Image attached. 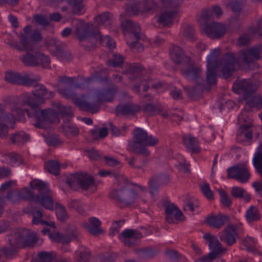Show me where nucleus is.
<instances>
[{
    "instance_id": "obj_1",
    "label": "nucleus",
    "mask_w": 262,
    "mask_h": 262,
    "mask_svg": "<svg viewBox=\"0 0 262 262\" xmlns=\"http://www.w3.org/2000/svg\"><path fill=\"white\" fill-rule=\"evenodd\" d=\"M24 102L30 107V110L25 111L29 117L34 118L33 125L36 128L46 129L52 123L60 122L56 110L51 108H41L40 105L45 103V100L33 92L26 97Z\"/></svg>"
},
{
    "instance_id": "obj_2",
    "label": "nucleus",
    "mask_w": 262,
    "mask_h": 262,
    "mask_svg": "<svg viewBox=\"0 0 262 262\" xmlns=\"http://www.w3.org/2000/svg\"><path fill=\"white\" fill-rule=\"evenodd\" d=\"M147 192L146 187L140 185L130 181H116L111 190L108 197L111 199L126 204L133 203L137 196V190Z\"/></svg>"
},
{
    "instance_id": "obj_3",
    "label": "nucleus",
    "mask_w": 262,
    "mask_h": 262,
    "mask_svg": "<svg viewBox=\"0 0 262 262\" xmlns=\"http://www.w3.org/2000/svg\"><path fill=\"white\" fill-rule=\"evenodd\" d=\"M219 55L220 51L216 49H213L207 57V67L220 68L223 77L227 78L232 75L234 71L235 57L233 54L228 53L224 55L220 62H217Z\"/></svg>"
},
{
    "instance_id": "obj_4",
    "label": "nucleus",
    "mask_w": 262,
    "mask_h": 262,
    "mask_svg": "<svg viewBox=\"0 0 262 262\" xmlns=\"http://www.w3.org/2000/svg\"><path fill=\"white\" fill-rule=\"evenodd\" d=\"M158 143V138L149 136L145 130L137 128L134 130L133 143L131 147L132 151L136 154L147 157L150 155V151L146 147L155 146Z\"/></svg>"
},
{
    "instance_id": "obj_5",
    "label": "nucleus",
    "mask_w": 262,
    "mask_h": 262,
    "mask_svg": "<svg viewBox=\"0 0 262 262\" xmlns=\"http://www.w3.org/2000/svg\"><path fill=\"white\" fill-rule=\"evenodd\" d=\"M30 185L32 189L38 192V194L35 196L34 202L47 209L53 210L54 205L52 198V192L48 184L43 181H31Z\"/></svg>"
},
{
    "instance_id": "obj_6",
    "label": "nucleus",
    "mask_w": 262,
    "mask_h": 262,
    "mask_svg": "<svg viewBox=\"0 0 262 262\" xmlns=\"http://www.w3.org/2000/svg\"><path fill=\"white\" fill-rule=\"evenodd\" d=\"M9 235L11 244L20 248L32 246L37 241L36 234L26 229H18Z\"/></svg>"
},
{
    "instance_id": "obj_7",
    "label": "nucleus",
    "mask_w": 262,
    "mask_h": 262,
    "mask_svg": "<svg viewBox=\"0 0 262 262\" xmlns=\"http://www.w3.org/2000/svg\"><path fill=\"white\" fill-rule=\"evenodd\" d=\"M22 55L19 59L26 67H35L41 66L44 69L50 68V59L40 52L31 53L29 51Z\"/></svg>"
},
{
    "instance_id": "obj_8",
    "label": "nucleus",
    "mask_w": 262,
    "mask_h": 262,
    "mask_svg": "<svg viewBox=\"0 0 262 262\" xmlns=\"http://www.w3.org/2000/svg\"><path fill=\"white\" fill-rule=\"evenodd\" d=\"M98 31L97 30L92 31L87 24L80 23L76 25L74 34L83 46H93L98 41Z\"/></svg>"
},
{
    "instance_id": "obj_9",
    "label": "nucleus",
    "mask_w": 262,
    "mask_h": 262,
    "mask_svg": "<svg viewBox=\"0 0 262 262\" xmlns=\"http://www.w3.org/2000/svg\"><path fill=\"white\" fill-rule=\"evenodd\" d=\"M45 45L50 51L60 60L70 61L72 59L71 54L64 50L65 45L55 38H50L47 40Z\"/></svg>"
},
{
    "instance_id": "obj_10",
    "label": "nucleus",
    "mask_w": 262,
    "mask_h": 262,
    "mask_svg": "<svg viewBox=\"0 0 262 262\" xmlns=\"http://www.w3.org/2000/svg\"><path fill=\"white\" fill-rule=\"evenodd\" d=\"M227 172L228 179L236 180H248L251 176L248 168L244 164H237L230 167Z\"/></svg>"
},
{
    "instance_id": "obj_11",
    "label": "nucleus",
    "mask_w": 262,
    "mask_h": 262,
    "mask_svg": "<svg viewBox=\"0 0 262 262\" xmlns=\"http://www.w3.org/2000/svg\"><path fill=\"white\" fill-rule=\"evenodd\" d=\"M232 89L236 93L243 94L244 98L245 100H246L250 95L256 91L257 88L250 80L243 79L234 83Z\"/></svg>"
},
{
    "instance_id": "obj_12",
    "label": "nucleus",
    "mask_w": 262,
    "mask_h": 262,
    "mask_svg": "<svg viewBox=\"0 0 262 262\" xmlns=\"http://www.w3.org/2000/svg\"><path fill=\"white\" fill-rule=\"evenodd\" d=\"M121 27L124 34H127L132 39H141V29L138 23L127 19L121 23Z\"/></svg>"
},
{
    "instance_id": "obj_13",
    "label": "nucleus",
    "mask_w": 262,
    "mask_h": 262,
    "mask_svg": "<svg viewBox=\"0 0 262 262\" xmlns=\"http://www.w3.org/2000/svg\"><path fill=\"white\" fill-rule=\"evenodd\" d=\"M143 237L142 233L137 230L125 229L119 235V238L125 246L132 247L138 244V240Z\"/></svg>"
},
{
    "instance_id": "obj_14",
    "label": "nucleus",
    "mask_w": 262,
    "mask_h": 262,
    "mask_svg": "<svg viewBox=\"0 0 262 262\" xmlns=\"http://www.w3.org/2000/svg\"><path fill=\"white\" fill-rule=\"evenodd\" d=\"M262 54V45H257L255 47L241 51L239 58L247 64L253 62L254 60H258Z\"/></svg>"
},
{
    "instance_id": "obj_15",
    "label": "nucleus",
    "mask_w": 262,
    "mask_h": 262,
    "mask_svg": "<svg viewBox=\"0 0 262 262\" xmlns=\"http://www.w3.org/2000/svg\"><path fill=\"white\" fill-rule=\"evenodd\" d=\"M219 236L220 241L225 243L227 246L233 245L238 237L236 226L232 225H228L223 230L219 233Z\"/></svg>"
},
{
    "instance_id": "obj_16",
    "label": "nucleus",
    "mask_w": 262,
    "mask_h": 262,
    "mask_svg": "<svg viewBox=\"0 0 262 262\" xmlns=\"http://www.w3.org/2000/svg\"><path fill=\"white\" fill-rule=\"evenodd\" d=\"M13 122V115L11 114H8L5 107L2 104H0V139L6 138L9 129L8 123H11Z\"/></svg>"
},
{
    "instance_id": "obj_17",
    "label": "nucleus",
    "mask_w": 262,
    "mask_h": 262,
    "mask_svg": "<svg viewBox=\"0 0 262 262\" xmlns=\"http://www.w3.org/2000/svg\"><path fill=\"white\" fill-rule=\"evenodd\" d=\"M86 97L82 95L81 98L74 99V104L83 111H86L92 114L98 112L100 110L101 103L97 99L94 102H89L85 100Z\"/></svg>"
},
{
    "instance_id": "obj_18",
    "label": "nucleus",
    "mask_w": 262,
    "mask_h": 262,
    "mask_svg": "<svg viewBox=\"0 0 262 262\" xmlns=\"http://www.w3.org/2000/svg\"><path fill=\"white\" fill-rule=\"evenodd\" d=\"M141 111V106L139 104L132 102H127L118 105L115 108L117 116H135Z\"/></svg>"
},
{
    "instance_id": "obj_19",
    "label": "nucleus",
    "mask_w": 262,
    "mask_h": 262,
    "mask_svg": "<svg viewBox=\"0 0 262 262\" xmlns=\"http://www.w3.org/2000/svg\"><path fill=\"white\" fill-rule=\"evenodd\" d=\"M204 31L206 35L211 39H219L225 33V27L220 23L213 22L205 24Z\"/></svg>"
},
{
    "instance_id": "obj_20",
    "label": "nucleus",
    "mask_w": 262,
    "mask_h": 262,
    "mask_svg": "<svg viewBox=\"0 0 262 262\" xmlns=\"http://www.w3.org/2000/svg\"><path fill=\"white\" fill-rule=\"evenodd\" d=\"M185 65L187 67V68L181 69L183 75L188 79L193 80L198 84H202L204 80L200 76L201 68L193 66L190 62Z\"/></svg>"
},
{
    "instance_id": "obj_21",
    "label": "nucleus",
    "mask_w": 262,
    "mask_h": 262,
    "mask_svg": "<svg viewBox=\"0 0 262 262\" xmlns=\"http://www.w3.org/2000/svg\"><path fill=\"white\" fill-rule=\"evenodd\" d=\"M170 54L172 61L177 64L185 65L190 62V57L186 55L182 49L179 46H171Z\"/></svg>"
},
{
    "instance_id": "obj_22",
    "label": "nucleus",
    "mask_w": 262,
    "mask_h": 262,
    "mask_svg": "<svg viewBox=\"0 0 262 262\" xmlns=\"http://www.w3.org/2000/svg\"><path fill=\"white\" fill-rule=\"evenodd\" d=\"M19 38V42H18L15 40H12L9 41L8 45L11 48L15 49L20 52L32 51L33 50V46L30 42L28 36L21 33L20 34Z\"/></svg>"
},
{
    "instance_id": "obj_23",
    "label": "nucleus",
    "mask_w": 262,
    "mask_h": 262,
    "mask_svg": "<svg viewBox=\"0 0 262 262\" xmlns=\"http://www.w3.org/2000/svg\"><path fill=\"white\" fill-rule=\"evenodd\" d=\"M5 80L12 84L26 86H29V85L33 84L34 83V81L28 76H23L18 73L11 72L6 73Z\"/></svg>"
},
{
    "instance_id": "obj_24",
    "label": "nucleus",
    "mask_w": 262,
    "mask_h": 262,
    "mask_svg": "<svg viewBox=\"0 0 262 262\" xmlns=\"http://www.w3.org/2000/svg\"><path fill=\"white\" fill-rule=\"evenodd\" d=\"M118 91V88L116 86L112 85L107 89L98 90L94 97L101 103L102 102H112Z\"/></svg>"
},
{
    "instance_id": "obj_25",
    "label": "nucleus",
    "mask_w": 262,
    "mask_h": 262,
    "mask_svg": "<svg viewBox=\"0 0 262 262\" xmlns=\"http://www.w3.org/2000/svg\"><path fill=\"white\" fill-rule=\"evenodd\" d=\"M68 187L73 190H78L79 188L82 190H90L94 192L97 189V184L95 181H65Z\"/></svg>"
},
{
    "instance_id": "obj_26",
    "label": "nucleus",
    "mask_w": 262,
    "mask_h": 262,
    "mask_svg": "<svg viewBox=\"0 0 262 262\" xmlns=\"http://www.w3.org/2000/svg\"><path fill=\"white\" fill-rule=\"evenodd\" d=\"M205 221L210 227L220 229L229 221V217L228 215L219 214L217 215L207 216Z\"/></svg>"
},
{
    "instance_id": "obj_27",
    "label": "nucleus",
    "mask_w": 262,
    "mask_h": 262,
    "mask_svg": "<svg viewBox=\"0 0 262 262\" xmlns=\"http://www.w3.org/2000/svg\"><path fill=\"white\" fill-rule=\"evenodd\" d=\"M34 81L33 84L29 85V86H33L35 88V91H33L36 95L41 97L43 100L46 99H51L54 97V93L53 92L49 91L46 87L42 84L37 83V80L32 79Z\"/></svg>"
},
{
    "instance_id": "obj_28",
    "label": "nucleus",
    "mask_w": 262,
    "mask_h": 262,
    "mask_svg": "<svg viewBox=\"0 0 262 262\" xmlns=\"http://www.w3.org/2000/svg\"><path fill=\"white\" fill-rule=\"evenodd\" d=\"M89 223L84 222L82 224L89 232L94 235H97L103 232V230L100 228L101 223L98 219L92 217L89 219Z\"/></svg>"
},
{
    "instance_id": "obj_29",
    "label": "nucleus",
    "mask_w": 262,
    "mask_h": 262,
    "mask_svg": "<svg viewBox=\"0 0 262 262\" xmlns=\"http://www.w3.org/2000/svg\"><path fill=\"white\" fill-rule=\"evenodd\" d=\"M184 144L187 149L193 153H198L200 150L198 140L191 135H184L182 138Z\"/></svg>"
},
{
    "instance_id": "obj_30",
    "label": "nucleus",
    "mask_w": 262,
    "mask_h": 262,
    "mask_svg": "<svg viewBox=\"0 0 262 262\" xmlns=\"http://www.w3.org/2000/svg\"><path fill=\"white\" fill-rule=\"evenodd\" d=\"M203 238L208 242V246L210 249L217 250V252H224L227 250V249L223 248L222 244L216 236L207 233L203 235Z\"/></svg>"
},
{
    "instance_id": "obj_31",
    "label": "nucleus",
    "mask_w": 262,
    "mask_h": 262,
    "mask_svg": "<svg viewBox=\"0 0 262 262\" xmlns=\"http://www.w3.org/2000/svg\"><path fill=\"white\" fill-rule=\"evenodd\" d=\"M203 238L208 242V246L210 249L217 250V252H224L227 250V249L223 248L222 244L216 236L207 233L203 235Z\"/></svg>"
},
{
    "instance_id": "obj_32",
    "label": "nucleus",
    "mask_w": 262,
    "mask_h": 262,
    "mask_svg": "<svg viewBox=\"0 0 262 262\" xmlns=\"http://www.w3.org/2000/svg\"><path fill=\"white\" fill-rule=\"evenodd\" d=\"M80 237V234L79 233L77 228L75 226H71L69 230V234L63 235H61V237L60 242L63 245H68L71 240L74 239L78 241Z\"/></svg>"
},
{
    "instance_id": "obj_33",
    "label": "nucleus",
    "mask_w": 262,
    "mask_h": 262,
    "mask_svg": "<svg viewBox=\"0 0 262 262\" xmlns=\"http://www.w3.org/2000/svg\"><path fill=\"white\" fill-rule=\"evenodd\" d=\"M54 252L41 251L38 253L37 257L33 258L32 262H52L56 258Z\"/></svg>"
},
{
    "instance_id": "obj_34",
    "label": "nucleus",
    "mask_w": 262,
    "mask_h": 262,
    "mask_svg": "<svg viewBox=\"0 0 262 262\" xmlns=\"http://www.w3.org/2000/svg\"><path fill=\"white\" fill-rule=\"evenodd\" d=\"M177 13V11L176 10L162 13L160 14L158 21L164 26L171 24L172 19L175 16Z\"/></svg>"
},
{
    "instance_id": "obj_35",
    "label": "nucleus",
    "mask_w": 262,
    "mask_h": 262,
    "mask_svg": "<svg viewBox=\"0 0 262 262\" xmlns=\"http://www.w3.org/2000/svg\"><path fill=\"white\" fill-rule=\"evenodd\" d=\"M245 217L248 222L258 221L260 219V214L258 208L255 206H251L246 212Z\"/></svg>"
},
{
    "instance_id": "obj_36",
    "label": "nucleus",
    "mask_w": 262,
    "mask_h": 262,
    "mask_svg": "<svg viewBox=\"0 0 262 262\" xmlns=\"http://www.w3.org/2000/svg\"><path fill=\"white\" fill-rule=\"evenodd\" d=\"M231 195L236 198H243L245 202H248L251 200V195L243 188L238 187H233L231 191Z\"/></svg>"
},
{
    "instance_id": "obj_37",
    "label": "nucleus",
    "mask_w": 262,
    "mask_h": 262,
    "mask_svg": "<svg viewBox=\"0 0 262 262\" xmlns=\"http://www.w3.org/2000/svg\"><path fill=\"white\" fill-rule=\"evenodd\" d=\"M71 6L74 13L79 15L85 12L83 0H66Z\"/></svg>"
},
{
    "instance_id": "obj_38",
    "label": "nucleus",
    "mask_w": 262,
    "mask_h": 262,
    "mask_svg": "<svg viewBox=\"0 0 262 262\" xmlns=\"http://www.w3.org/2000/svg\"><path fill=\"white\" fill-rule=\"evenodd\" d=\"M163 110V106L160 104H154L147 103L143 108V111L148 116H154L156 113H160Z\"/></svg>"
},
{
    "instance_id": "obj_39",
    "label": "nucleus",
    "mask_w": 262,
    "mask_h": 262,
    "mask_svg": "<svg viewBox=\"0 0 262 262\" xmlns=\"http://www.w3.org/2000/svg\"><path fill=\"white\" fill-rule=\"evenodd\" d=\"M142 3L137 0L128 3L126 6V12L130 15H137L142 8Z\"/></svg>"
},
{
    "instance_id": "obj_40",
    "label": "nucleus",
    "mask_w": 262,
    "mask_h": 262,
    "mask_svg": "<svg viewBox=\"0 0 262 262\" xmlns=\"http://www.w3.org/2000/svg\"><path fill=\"white\" fill-rule=\"evenodd\" d=\"M253 107H262V98L260 96H254L248 100L245 105V110L251 111Z\"/></svg>"
},
{
    "instance_id": "obj_41",
    "label": "nucleus",
    "mask_w": 262,
    "mask_h": 262,
    "mask_svg": "<svg viewBox=\"0 0 262 262\" xmlns=\"http://www.w3.org/2000/svg\"><path fill=\"white\" fill-rule=\"evenodd\" d=\"M45 169L50 173L55 176L59 174L60 171V164L58 161L50 160L46 163Z\"/></svg>"
},
{
    "instance_id": "obj_42",
    "label": "nucleus",
    "mask_w": 262,
    "mask_h": 262,
    "mask_svg": "<svg viewBox=\"0 0 262 262\" xmlns=\"http://www.w3.org/2000/svg\"><path fill=\"white\" fill-rule=\"evenodd\" d=\"M29 136L23 132L16 133L11 135L10 140L13 144H21L28 141Z\"/></svg>"
},
{
    "instance_id": "obj_43",
    "label": "nucleus",
    "mask_w": 262,
    "mask_h": 262,
    "mask_svg": "<svg viewBox=\"0 0 262 262\" xmlns=\"http://www.w3.org/2000/svg\"><path fill=\"white\" fill-rule=\"evenodd\" d=\"M8 244L10 247H5L2 248L1 251L7 257H11L17 255L19 247L11 244L10 242V236H8Z\"/></svg>"
},
{
    "instance_id": "obj_44",
    "label": "nucleus",
    "mask_w": 262,
    "mask_h": 262,
    "mask_svg": "<svg viewBox=\"0 0 262 262\" xmlns=\"http://www.w3.org/2000/svg\"><path fill=\"white\" fill-rule=\"evenodd\" d=\"M217 69L216 67H207L206 82L208 85H214L216 83Z\"/></svg>"
},
{
    "instance_id": "obj_45",
    "label": "nucleus",
    "mask_w": 262,
    "mask_h": 262,
    "mask_svg": "<svg viewBox=\"0 0 262 262\" xmlns=\"http://www.w3.org/2000/svg\"><path fill=\"white\" fill-rule=\"evenodd\" d=\"M70 178L68 180H95L92 175L90 174L86 171H80L70 174Z\"/></svg>"
},
{
    "instance_id": "obj_46",
    "label": "nucleus",
    "mask_w": 262,
    "mask_h": 262,
    "mask_svg": "<svg viewBox=\"0 0 262 262\" xmlns=\"http://www.w3.org/2000/svg\"><path fill=\"white\" fill-rule=\"evenodd\" d=\"M67 206L71 209L76 210L78 213L80 214H84L85 210L83 208V205L78 200H71L69 202Z\"/></svg>"
},
{
    "instance_id": "obj_47",
    "label": "nucleus",
    "mask_w": 262,
    "mask_h": 262,
    "mask_svg": "<svg viewBox=\"0 0 262 262\" xmlns=\"http://www.w3.org/2000/svg\"><path fill=\"white\" fill-rule=\"evenodd\" d=\"M97 34L98 35L97 36V42L105 45L110 49L115 47V42L110 36H105L103 37L99 31L97 32Z\"/></svg>"
},
{
    "instance_id": "obj_48",
    "label": "nucleus",
    "mask_w": 262,
    "mask_h": 262,
    "mask_svg": "<svg viewBox=\"0 0 262 262\" xmlns=\"http://www.w3.org/2000/svg\"><path fill=\"white\" fill-rule=\"evenodd\" d=\"M56 216L60 221H64L68 217L66 208L62 205L56 202L54 207Z\"/></svg>"
},
{
    "instance_id": "obj_49",
    "label": "nucleus",
    "mask_w": 262,
    "mask_h": 262,
    "mask_svg": "<svg viewBox=\"0 0 262 262\" xmlns=\"http://www.w3.org/2000/svg\"><path fill=\"white\" fill-rule=\"evenodd\" d=\"M58 108V112H57L58 116L60 113L62 117H71L73 116V112L70 106L62 105L60 103H57L55 106ZM59 118V116H58Z\"/></svg>"
},
{
    "instance_id": "obj_50",
    "label": "nucleus",
    "mask_w": 262,
    "mask_h": 262,
    "mask_svg": "<svg viewBox=\"0 0 262 262\" xmlns=\"http://www.w3.org/2000/svg\"><path fill=\"white\" fill-rule=\"evenodd\" d=\"M33 216L32 224L37 225L41 224L42 225L48 224V222L42 220L43 214L40 210H34L32 211Z\"/></svg>"
},
{
    "instance_id": "obj_51",
    "label": "nucleus",
    "mask_w": 262,
    "mask_h": 262,
    "mask_svg": "<svg viewBox=\"0 0 262 262\" xmlns=\"http://www.w3.org/2000/svg\"><path fill=\"white\" fill-rule=\"evenodd\" d=\"M124 58L120 54H114L113 55V59L112 60H108L106 61V64L109 66H113V67H118L121 66L124 61Z\"/></svg>"
},
{
    "instance_id": "obj_52",
    "label": "nucleus",
    "mask_w": 262,
    "mask_h": 262,
    "mask_svg": "<svg viewBox=\"0 0 262 262\" xmlns=\"http://www.w3.org/2000/svg\"><path fill=\"white\" fill-rule=\"evenodd\" d=\"M220 196V201L222 205L226 207L229 208L231 206L232 201L227 193L222 189H217Z\"/></svg>"
},
{
    "instance_id": "obj_53",
    "label": "nucleus",
    "mask_w": 262,
    "mask_h": 262,
    "mask_svg": "<svg viewBox=\"0 0 262 262\" xmlns=\"http://www.w3.org/2000/svg\"><path fill=\"white\" fill-rule=\"evenodd\" d=\"M20 200L32 201L34 202L35 196L34 192L27 188H24L19 192Z\"/></svg>"
},
{
    "instance_id": "obj_54",
    "label": "nucleus",
    "mask_w": 262,
    "mask_h": 262,
    "mask_svg": "<svg viewBox=\"0 0 262 262\" xmlns=\"http://www.w3.org/2000/svg\"><path fill=\"white\" fill-rule=\"evenodd\" d=\"M77 254L79 256V258L77 260L79 262H88L91 257L90 251L85 248H82L77 252Z\"/></svg>"
},
{
    "instance_id": "obj_55",
    "label": "nucleus",
    "mask_w": 262,
    "mask_h": 262,
    "mask_svg": "<svg viewBox=\"0 0 262 262\" xmlns=\"http://www.w3.org/2000/svg\"><path fill=\"white\" fill-rule=\"evenodd\" d=\"M158 4L155 0H143V12H150L157 10Z\"/></svg>"
},
{
    "instance_id": "obj_56",
    "label": "nucleus",
    "mask_w": 262,
    "mask_h": 262,
    "mask_svg": "<svg viewBox=\"0 0 262 262\" xmlns=\"http://www.w3.org/2000/svg\"><path fill=\"white\" fill-rule=\"evenodd\" d=\"M62 129L64 134L68 136H75L79 134V129L71 125L64 124L62 126Z\"/></svg>"
},
{
    "instance_id": "obj_57",
    "label": "nucleus",
    "mask_w": 262,
    "mask_h": 262,
    "mask_svg": "<svg viewBox=\"0 0 262 262\" xmlns=\"http://www.w3.org/2000/svg\"><path fill=\"white\" fill-rule=\"evenodd\" d=\"M183 35L188 40H190V41H194L195 40L194 29L193 26L191 25H187L184 27Z\"/></svg>"
},
{
    "instance_id": "obj_58",
    "label": "nucleus",
    "mask_w": 262,
    "mask_h": 262,
    "mask_svg": "<svg viewBox=\"0 0 262 262\" xmlns=\"http://www.w3.org/2000/svg\"><path fill=\"white\" fill-rule=\"evenodd\" d=\"M136 252L143 258H151L156 254L154 250L149 247L138 249Z\"/></svg>"
},
{
    "instance_id": "obj_59",
    "label": "nucleus",
    "mask_w": 262,
    "mask_h": 262,
    "mask_svg": "<svg viewBox=\"0 0 262 262\" xmlns=\"http://www.w3.org/2000/svg\"><path fill=\"white\" fill-rule=\"evenodd\" d=\"M112 14L108 12H105L96 17V21L98 24L110 25L111 23Z\"/></svg>"
},
{
    "instance_id": "obj_60",
    "label": "nucleus",
    "mask_w": 262,
    "mask_h": 262,
    "mask_svg": "<svg viewBox=\"0 0 262 262\" xmlns=\"http://www.w3.org/2000/svg\"><path fill=\"white\" fill-rule=\"evenodd\" d=\"M98 174L101 177L110 175L111 179H117L119 180H127V178L122 174L112 173L109 170H101L99 171Z\"/></svg>"
},
{
    "instance_id": "obj_61",
    "label": "nucleus",
    "mask_w": 262,
    "mask_h": 262,
    "mask_svg": "<svg viewBox=\"0 0 262 262\" xmlns=\"http://www.w3.org/2000/svg\"><path fill=\"white\" fill-rule=\"evenodd\" d=\"M132 41H127V43L129 46L130 49L134 52H141L144 50V47L142 43L139 42V40L133 39Z\"/></svg>"
},
{
    "instance_id": "obj_62",
    "label": "nucleus",
    "mask_w": 262,
    "mask_h": 262,
    "mask_svg": "<svg viewBox=\"0 0 262 262\" xmlns=\"http://www.w3.org/2000/svg\"><path fill=\"white\" fill-rule=\"evenodd\" d=\"M7 200L11 204L18 203L20 200L19 192L14 190L9 191L6 196Z\"/></svg>"
},
{
    "instance_id": "obj_63",
    "label": "nucleus",
    "mask_w": 262,
    "mask_h": 262,
    "mask_svg": "<svg viewBox=\"0 0 262 262\" xmlns=\"http://www.w3.org/2000/svg\"><path fill=\"white\" fill-rule=\"evenodd\" d=\"M253 163L257 172L262 168V151L255 152L253 159Z\"/></svg>"
},
{
    "instance_id": "obj_64",
    "label": "nucleus",
    "mask_w": 262,
    "mask_h": 262,
    "mask_svg": "<svg viewBox=\"0 0 262 262\" xmlns=\"http://www.w3.org/2000/svg\"><path fill=\"white\" fill-rule=\"evenodd\" d=\"M223 252H217V250H212L207 255L201 257L199 262H212L215 259L217 255L223 253Z\"/></svg>"
}]
</instances>
